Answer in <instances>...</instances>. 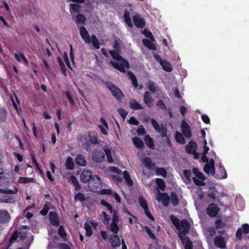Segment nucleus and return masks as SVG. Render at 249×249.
Listing matches in <instances>:
<instances>
[{"instance_id": "1", "label": "nucleus", "mask_w": 249, "mask_h": 249, "mask_svg": "<svg viewBox=\"0 0 249 249\" xmlns=\"http://www.w3.org/2000/svg\"><path fill=\"white\" fill-rule=\"evenodd\" d=\"M114 47L115 50L110 51L109 53L112 56L113 58L116 60L117 62L110 61V64L120 71L122 72H125L126 70L129 68V64L125 59L123 58L120 55L118 52L120 47L118 41H116L115 42Z\"/></svg>"}, {"instance_id": "2", "label": "nucleus", "mask_w": 249, "mask_h": 249, "mask_svg": "<svg viewBox=\"0 0 249 249\" xmlns=\"http://www.w3.org/2000/svg\"><path fill=\"white\" fill-rule=\"evenodd\" d=\"M190 225L186 220H182L180 222L178 227L177 228L179 231L178 236L184 245L185 249H192V243L190 238L185 234L189 232Z\"/></svg>"}, {"instance_id": "3", "label": "nucleus", "mask_w": 249, "mask_h": 249, "mask_svg": "<svg viewBox=\"0 0 249 249\" xmlns=\"http://www.w3.org/2000/svg\"><path fill=\"white\" fill-rule=\"evenodd\" d=\"M26 227H22L19 232L17 231L13 234L10 241V245L7 249H9L11 245L13 244L16 239L22 241L25 246L26 247V249H28L33 240V236L32 235L27 236V233L26 231Z\"/></svg>"}, {"instance_id": "4", "label": "nucleus", "mask_w": 249, "mask_h": 249, "mask_svg": "<svg viewBox=\"0 0 249 249\" xmlns=\"http://www.w3.org/2000/svg\"><path fill=\"white\" fill-rule=\"evenodd\" d=\"M201 160L204 162H207L204 167V171L208 174H211L213 176L215 174L214 171V162L213 159H211L208 162V159L206 156V154H203Z\"/></svg>"}, {"instance_id": "5", "label": "nucleus", "mask_w": 249, "mask_h": 249, "mask_svg": "<svg viewBox=\"0 0 249 249\" xmlns=\"http://www.w3.org/2000/svg\"><path fill=\"white\" fill-rule=\"evenodd\" d=\"M102 181L101 178L97 175H94L89 182V187L90 190L93 192H97L98 189L102 187Z\"/></svg>"}, {"instance_id": "6", "label": "nucleus", "mask_w": 249, "mask_h": 249, "mask_svg": "<svg viewBox=\"0 0 249 249\" xmlns=\"http://www.w3.org/2000/svg\"><path fill=\"white\" fill-rule=\"evenodd\" d=\"M193 171L195 175V177L193 178V180L195 184L199 186L205 185V184L204 181L205 179V178L203 174L199 172L196 168H194Z\"/></svg>"}, {"instance_id": "7", "label": "nucleus", "mask_w": 249, "mask_h": 249, "mask_svg": "<svg viewBox=\"0 0 249 249\" xmlns=\"http://www.w3.org/2000/svg\"><path fill=\"white\" fill-rule=\"evenodd\" d=\"M107 88L111 91L113 95L118 100L122 99L123 97V94L120 89L116 87L111 82H107L106 84Z\"/></svg>"}, {"instance_id": "8", "label": "nucleus", "mask_w": 249, "mask_h": 249, "mask_svg": "<svg viewBox=\"0 0 249 249\" xmlns=\"http://www.w3.org/2000/svg\"><path fill=\"white\" fill-rule=\"evenodd\" d=\"M92 160L96 162H101L105 160L104 153L98 149L93 150L91 154Z\"/></svg>"}, {"instance_id": "9", "label": "nucleus", "mask_w": 249, "mask_h": 249, "mask_svg": "<svg viewBox=\"0 0 249 249\" xmlns=\"http://www.w3.org/2000/svg\"><path fill=\"white\" fill-rule=\"evenodd\" d=\"M219 211L217 206L213 203L210 204L206 209L207 213L211 217H215Z\"/></svg>"}, {"instance_id": "10", "label": "nucleus", "mask_w": 249, "mask_h": 249, "mask_svg": "<svg viewBox=\"0 0 249 249\" xmlns=\"http://www.w3.org/2000/svg\"><path fill=\"white\" fill-rule=\"evenodd\" d=\"M133 21L135 26L138 28H142L145 25L144 18L138 14L133 17Z\"/></svg>"}, {"instance_id": "11", "label": "nucleus", "mask_w": 249, "mask_h": 249, "mask_svg": "<svg viewBox=\"0 0 249 249\" xmlns=\"http://www.w3.org/2000/svg\"><path fill=\"white\" fill-rule=\"evenodd\" d=\"M93 176L90 170H84L80 175L81 181L84 183H88L90 181Z\"/></svg>"}, {"instance_id": "12", "label": "nucleus", "mask_w": 249, "mask_h": 249, "mask_svg": "<svg viewBox=\"0 0 249 249\" xmlns=\"http://www.w3.org/2000/svg\"><path fill=\"white\" fill-rule=\"evenodd\" d=\"M109 170L113 173H116V175H111V178L117 183L121 182L122 181V178L120 176L122 174V171L119 170L118 168L115 167H109Z\"/></svg>"}, {"instance_id": "13", "label": "nucleus", "mask_w": 249, "mask_h": 249, "mask_svg": "<svg viewBox=\"0 0 249 249\" xmlns=\"http://www.w3.org/2000/svg\"><path fill=\"white\" fill-rule=\"evenodd\" d=\"M139 202L141 206L143 209L145 214L147 215L148 217L149 218V219L151 220H154V218L150 213L146 201L144 199V198L142 196H140L139 198Z\"/></svg>"}, {"instance_id": "14", "label": "nucleus", "mask_w": 249, "mask_h": 249, "mask_svg": "<svg viewBox=\"0 0 249 249\" xmlns=\"http://www.w3.org/2000/svg\"><path fill=\"white\" fill-rule=\"evenodd\" d=\"M181 131L184 136L187 138H190L192 136V133L189 125L183 120L181 124Z\"/></svg>"}, {"instance_id": "15", "label": "nucleus", "mask_w": 249, "mask_h": 249, "mask_svg": "<svg viewBox=\"0 0 249 249\" xmlns=\"http://www.w3.org/2000/svg\"><path fill=\"white\" fill-rule=\"evenodd\" d=\"M151 124L155 130L160 133L162 137L165 136L166 134V128L163 125H159L158 122L154 119H151Z\"/></svg>"}, {"instance_id": "16", "label": "nucleus", "mask_w": 249, "mask_h": 249, "mask_svg": "<svg viewBox=\"0 0 249 249\" xmlns=\"http://www.w3.org/2000/svg\"><path fill=\"white\" fill-rule=\"evenodd\" d=\"M156 199L159 202L161 201L162 204L165 206H168L169 204L170 197L166 193H159L156 196Z\"/></svg>"}, {"instance_id": "17", "label": "nucleus", "mask_w": 249, "mask_h": 249, "mask_svg": "<svg viewBox=\"0 0 249 249\" xmlns=\"http://www.w3.org/2000/svg\"><path fill=\"white\" fill-rule=\"evenodd\" d=\"M80 34L82 39L86 44H89L91 42L90 37L86 29L84 26L79 27Z\"/></svg>"}, {"instance_id": "18", "label": "nucleus", "mask_w": 249, "mask_h": 249, "mask_svg": "<svg viewBox=\"0 0 249 249\" xmlns=\"http://www.w3.org/2000/svg\"><path fill=\"white\" fill-rule=\"evenodd\" d=\"M143 102L148 107H152L154 106V99L149 91H146L143 95Z\"/></svg>"}, {"instance_id": "19", "label": "nucleus", "mask_w": 249, "mask_h": 249, "mask_svg": "<svg viewBox=\"0 0 249 249\" xmlns=\"http://www.w3.org/2000/svg\"><path fill=\"white\" fill-rule=\"evenodd\" d=\"M214 243L216 247L224 249L226 247V243L224 238L221 235H218L214 237Z\"/></svg>"}, {"instance_id": "20", "label": "nucleus", "mask_w": 249, "mask_h": 249, "mask_svg": "<svg viewBox=\"0 0 249 249\" xmlns=\"http://www.w3.org/2000/svg\"><path fill=\"white\" fill-rule=\"evenodd\" d=\"M10 219V215L7 211L0 210V223H6Z\"/></svg>"}, {"instance_id": "21", "label": "nucleus", "mask_w": 249, "mask_h": 249, "mask_svg": "<svg viewBox=\"0 0 249 249\" xmlns=\"http://www.w3.org/2000/svg\"><path fill=\"white\" fill-rule=\"evenodd\" d=\"M100 121L102 124H100L98 125V127H99L101 133L104 135H107L108 134V131L109 130L107 123L105 119L103 117L100 118Z\"/></svg>"}, {"instance_id": "22", "label": "nucleus", "mask_w": 249, "mask_h": 249, "mask_svg": "<svg viewBox=\"0 0 249 249\" xmlns=\"http://www.w3.org/2000/svg\"><path fill=\"white\" fill-rule=\"evenodd\" d=\"M249 231V225L248 224H244L242 225V228H239L236 231V237L241 239L242 238V234L243 232L245 234H247Z\"/></svg>"}, {"instance_id": "23", "label": "nucleus", "mask_w": 249, "mask_h": 249, "mask_svg": "<svg viewBox=\"0 0 249 249\" xmlns=\"http://www.w3.org/2000/svg\"><path fill=\"white\" fill-rule=\"evenodd\" d=\"M104 151L107 155L108 162L110 163L113 162V157L115 153L114 150L111 147H107L104 148Z\"/></svg>"}, {"instance_id": "24", "label": "nucleus", "mask_w": 249, "mask_h": 249, "mask_svg": "<svg viewBox=\"0 0 249 249\" xmlns=\"http://www.w3.org/2000/svg\"><path fill=\"white\" fill-rule=\"evenodd\" d=\"M73 19L75 21L76 24L78 26L80 24H85L86 22V18L82 14H78L77 16H74V17H72Z\"/></svg>"}, {"instance_id": "25", "label": "nucleus", "mask_w": 249, "mask_h": 249, "mask_svg": "<svg viewBox=\"0 0 249 249\" xmlns=\"http://www.w3.org/2000/svg\"><path fill=\"white\" fill-rule=\"evenodd\" d=\"M146 86L148 89L151 92L155 93V92L160 90V89L158 87L157 84L151 80L148 81L147 82Z\"/></svg>"}, {"instance_id": "26", "label": "nucleus", "mask_w": 249, "mask_h": 249, "mask_svg": "<svg viewBox=\"0 0 249 249\" xmlns=\"http://www.w3.org/2000/svg\"><path fill=\"white\" fill-rule=\"evenodd\" d=\"M49 216L51 224L54 226H58L59 222L57 214L55 212H51L49 214Z\"/></svg>"}, {"instance_id": "27", "label": "nucleus", "mask_w": 249, "mask_h": 249, "mask_svg": "<svg viewBox=\"0 0 249 249\" xmlns=\"http://www.w3.org/2000/svg\"><path fill=\"white\" fill-rule=\"evenodd\" d=\"M196 143L193 141H190L189 143L186 146V150L187 153L193 154L196 151Z\"/></svg>"}, {"instance_id": "28", "label": "nucleus", "mask_w": 249, "mask_h": 249, "mask_svg": "<svg viewBox=\"0 0 249 249\" xmlns=\"http://www.w3.org/2000/svg\"><path fill=\"white\" fill-rule=\"evenodd\" d=\"M110 243L113 247H119L121 245V242L119 237L116 234H112L110 237Z\"/></svg>"}, {"instance_id": "29", "label": "nucleus", "mask_w": 249, "mask_h": 249, "mask_svg": "<svg viewBox=\"0 0 249 249\" xmlns=\"http://www.w3.org/2000/svg\"><path fill=\"white\" fill-rule=\"evenodd\" d=\"M88 137L90 142L93 144L98 143L97 134L95 132L90 131L88 133Z\"/></svg>"}, {"instance_id": "30", "label": "nucleus", "mask_w": 249, "mask_h": 249, "mask_svg": "<svg viewBox=\"0 0 249 249\" xmlns=\"http://www.w3.org/2000/svg\"><path fill=\"white\" fill-rule=\"evenodd\" d=\"M75 162L77 164L85 166L86 165V160L85 157L82 155H78L75 160Z\"/></svg>"}, {"instance_id": "31", "label": "nucleus", "mask_w": 249, "mask_h": 249, "mask_svg": "<svg viewBox=\"0 0 249 249\" xmlns=\"http://www.w3.org/2000/svg\"><path fill=\"white\" fill-rule=\"evenodd\" d=\"M142 161L145 166L149 169H153L155 167V165L152 162L151 160L148 157L143 159Z\"/></svg>"}, {"instance_id": "32", "label": "nucleus", "mask_w": 249, "mask_h": 249, "mask_svg": "<svg viewBox=\"0 0 249 249\" xmlns=\"http://www.w3.org/2000/svg\"><path fill=\"white\" fill-rule=\"evenodd\" d=\"M152 41L151 40H150L148 39H143L142 40V42L145 46L151 50L155 51L157 49V47Z\"/></svg>"}, {"instance_id": "33", "label": "nucleus", "mask_w": 249, "mask_h": 249, "mask_svg": "<svg viewBox=\"0 0 249 249\" xmlns=\"http://www.w3.org/2000/svg\"><path fill=\"white\" fill-rule=\"evenodd\" d=\"M124 21L125 23L127 24L128 26L130 28L133 27L132 23L131 22L130 17V13L127 10H125L124 13Z\"/></svg>"}, {"instance_id": "34", "label": "nucleus", "mask_w": 249, "mask_h": 249, "mask_svg": "<svg viewBox=\"0 0 249 249\" xmlns=\"http://www.w3.org/2000/svg\"><path fill=\"white\" fill-rule=\"evenodd\" d=\"M134 144L138 148L142 149L144 146L143 142L138 137H135L133 139Z\"/></svg>"}, {"instance_id": "35", "label": "nucleus", "mask_w": 249, "mask_h": 249, "mask_svg": "<svg viewBox=\"0 0 249 249\" xmlns=\"http://www.w3.org/2000/svg\"><path fill=\"white\" fill-rule=\"evenodd\" d=\"M155 172L158 176H161L163 178H165L166 177L167 172L164 168L156 167L155 168Z\"/></svg>"}, {"instance_id": "36", "label": "nucleus", "mask_w": 249, "mask_h": 249, "mask_svg": "<svg viewBox=\"0 0 249 249\" xmlns=\"http://www.w3.org/2000/svg\"><path fill=\"white\" fill-rule=\"evenodd\" d=\"M36 180L34 178L20 177L18 179V182L20 183H27L29 182H35Z\"/></svg>"}, {"instance_id": "37", "label": "nucleus", "mask_w": 249, "mask_h": 249, "mask_svg": "<svg viewBox=\"0 0 249 249\" xmlns=\"http://www.w3.org/2000/svg\"><path fill=\"white\" fill-rule=\"evenodd\" d=\"M14 55L16 59L18 61L21 62L22 59L24 64H27L28 63L27 59L25 57L23 54L20 53V55H19L18 53H15Z\"/></svg>"}, {"instance_id": "38", "label": "nucleus", "mask_w": 249, "mask_h": 249, "mask_svg": "<svg viewBox=\"0 0 249 249\" xmlns=\"http://www.w3.org/2000/svg\"><path fill=\"white\" fill-rule=\"evenodd\" d=\"M100 218L104 224H108L110 218L105 212L103 211L100 214Z\"/></svg>"}, {"instance_id": "39", "label": "nucleus", "mask_w": 249, "mask_h": 249, "mask_svg": "<svg viewBox=\"0 0 249 249\" xmlns=\"http://www.w3.org/2000/svg\"><path fill=\"white\" fill-rule=\"evenodd\" d=\"M129 105L131 108L135 110L143 108V107H142L139 104V103L138 102H137L135 100H131L129 103Z\"/></svg>"}, {"instance_id": "40", "label": "nucleus", "mask_w": 249, "mask_h": 249, "mask_svg": "<svg viewBox=\"0 0 249 249\" xmlns=\"http://www.w3.org/2000/svg\"><path fill=\"white\" fill-rule=\"evenodd\" d=\"M66 168L68 169L72 170L74 167L73 160L71 157H69L65 164Z\"/></svg>"}, {"instance_id": "41", "label": "nucleus", "mask_w": 249, "mask_h": 249, "mask_svg": "<svg viewBox=\"0 0 249 249\" xmlns=\"http://www.w3.org/2000/svg\"><path fill=\"white\" fill-rule=\"evenodd\" d=\"M90 41L92 42V44L94 49H98L100 48V44L98 39L95 36L92 35L91 36Z\"/></svg>"}, {"instance_id": "42", "label": "nucleus", "mask_w": 249, "mask_h": 249, "mask_svg": "<svg viewBox=\"0 0 249 249\" xmlns=\"http://www.w3.org/2000/svg\"><path fill=\"white\" fill-rule=\"evenodd\" d=\"M160 65L162 67L164 70L167 71H171L172 70V68L171 65L169 64V62L163 61L162 62H161Z\"/></svg>"}, {"instance_id": "43", "label": "nucleus", "mask_w": 249, "mask_h": 249, "mask_svg": "<svg viewBox=\"0 0 249 249\" xmlns=\"http://www.w3.org/2000/svg\"><path fill=\"white\" fill-rule=\"evenodd\" d=\"M123 177L129 186H132L133 181L130 178L129 174L128 172L125 171L123 172Z\"/></svg>"}, {"instance_id": "44", "label": "nucleus", "mask_w": 249, "mask_h": 249, "mask_svg": "<svg viewBox=\"0 0 249 249\" xmlns=\"http://www.w3.org/2000/svg\"><path fill=\"white\" fill-rule=\"evenodd\" d=\"M127 76L129 78V79L131 80L132 83L135 88H137L138 86L137 79L135 76L131 72L128 71L127 72Z\"/></svg>"}, {"instance_id": "45", "label": "nucleus", "mask_w": 249, "mask_h": 249, "mask_svg": "<svg viewBox=\"0 0 249 249\" xmlns=\"http://www.w3.org/2000/svg\"><path fill=\"white\" fill-rule=\"evenodd\" d=\"M175 138H176V141L178 142H179L181 144L185 143V142L184 138H183L182 135L180 132H176Z\"/></svg>"}, {"instance_id": "46", "label": "nucleus", "mask_w": 249, "mask_h": 249, "mask_svg": "<svg viewBox=\"0 0 249 249\" xmlns=\"http://www.w3.org/2000/svg\"><path fill=\"white\" fill-rule=\"evenodd\" d=\"M145 144L150 148H153L154 143L152 138L149 135H145L144 138Z\"/></svg>"}, {"instance_id": "47", "label": "nucleus", "mask_w": 249, "mask_h": 249, "mask_svg": "<svg viewBox=\"0 0 249 249\" xmlns=\"http://www.w3.org/2000/svg\"><path fill=\"white\" fill-rule=\"evenodd\" d=\"M142 33L146 37L149 38L153 41H155V39L152 33L149 30L145 29L141 31Z\"/></svg>"}, {"instance_id": "48", "label": "nucleus", "mask_w": 249, "mask_h": 249, "mask_svg": "<svg viewBox=\"0 0 249 249\" xmlns=\"http://www.w3.org/2000/svg\"><path fill=\"white\" fill-rule=\"evenodd\" d=\"M7 111L4 108H0V122H4L5 121L7 116Z\"/></svg>"}, {"instance_id": "49", "label": "nucleus", "mask_w": 249, "mask_h": 249, "mask_svg": "<svg viewBox=\"0 0 249 249\" xmlns=\"http://www.w3.org/2000/svg\"><path fill=\"white\" fill-rule=\"evenodd\" d=\"M170 200H171L172 204L174 206L177 205L178 203V198L177 195L174 192H172L171 194Z\"/></svg>"}, {"instance_id": "50", "label": "nucleus", "mask_w": 249, "mask_h": 249, "mask_svg": "<svg viewBox=\"0 0 249 249\" xmlns=\"http://www.w3.org/2000/svg\"><path fill=\"white\" fill-rule=\"evenodd\" d=\"M57 61L59 63V66L61 68V69L63 72L64 75L66 76L67 75V72H66V67H65L64 62H63L62 60L59 57H58L57 58Z\"/></svg>"}, {"instance_id": "51", "label": "nucleus", "mask_w": 249, "mask_h": 249, "mask_svg": "<svg viewBox=\"0 0 249 249\" xmlns=\"http://www.w3.org/2000/svg\"><path fill=\"white\" fill-rule=\"evenodd\" d=\"M84 226L87 235L88 236H91L92 233V227L91 225L88 223H85L84 224Z\"/></svg>"}, {"instance_id": "52", "label": "nucleus", "mask_w": 249, "mask_h": 249, "mask_svg": "<svg viewBox=\"0 0 249 249\" xmlns=\"http://www.w3.org/2000/svg\"><path fill=\"white\" fill-rule=\"evenodd\" d=\"M156 181L157 183V185L158 186V187L161 189V190H163L164 189V188L165 187V184L163 180V179L161 178H157L156 179Z\"/></svg>"}, {"instance_id": "53", "label": "nucleus", "mask_w": 249, "mask_h": 249, "mask_svg": "<svg viewBox=\"0 0 249 249\" xmlns=\"http://www.w3.org/2000/svg\"><path fill=\"white\" fill-rule=\"evenodd\" d=\"M70 181L75 186L76 189L78 190L80 189V187L79 185L78 181L77 178L73 176H71L70 177Z\"/></svg>"}, {"instance_id": "54", "label": "nucleus", "mask_w": 249, "mask_h": 249, "mask_svg": "<svg viewBox=\"0 0 249 249\" xmlns=\"http://www.w3.org/2000/svg\"><path fill=\"white\" fill-rule=\"evenodd\" d=\"M71 9L70 10V12L72 15V17H74V12H77L79 11V6L78 5L71 3Z\"/></svg>"}, {"instance_id": "55", "label": "nucleus", "mask_w": 249, "mask_h": 249, "mask_svg": "<svg viewBox=\"0 0 249 249\" xmlns=\"http://www.w3.org/2000/svg\"><path fill=\"white\" fill-rule=\"evenodd\" d=\"M219 168L221 173V176L219 177V178H226L227 177V173L224 167L222 165L221 163H219Z\"/></svg>"}, {"instance_id": "56", "label": "nucleus", "mask_w": 249, "mask_h": 249, "mask_svg": "<svg viewBox=\"0 0 249 249\" xmlns=\"http://www.w3.org/2000/svg\"><path fill=\"white\" fill-rule=\"evenodd\" d=\"M100 203L102 205L107 207V210H108L110 211V213H113V210L112 207L111 206V205L110 204H109L108 202H107V201H106L105 200H104L103 199L101 200Z\"/></svg>"}, {"instance_id": "57", "label": "nucleus", "mask_w": 249, "mask_h": 249, "mask_svg": "<svg viewBox=\"0 0 249 249\" xmlns=\"http://www.w3.org/2000/svg\"><path fill=\"white\" fill-rule=\"evenodd\" d=\"M74 200L75 201H80L81 202H83L85 200V196L81 193H78L77 194L75 195Z\"/></svg>"}, {"instance_id": "58", "label": "nucleus", "mask_w": 249, "mask_h": 249, "mask_svg": "<svg viewBox=\"0 0 249 249\" xmlns=\"http://www.w3.org/2000/svg\"><path fill=\"white\" fill-rule=\"evenodd\" d=\"M110 229L111 231L116 234L118 233L119 230L117 223H111L110 225Z\"/></svg>"}, {"instance_id": "59", "label": "nucleus", "mask_w": 249, "mask_h": 249, "mask_svg": "<svg viewBox=\"0 0 249 249\" xmlns=\"http://www.w3.org/2000/svg\"><path fill=\"white\" fill-rule=\"evenodd\" d=\"M170 218L173 224L175 225L176 228H177L180 224L178 219L173 215H171Z\"/></svg>"}, {"instance_id": "60", "label": "nucleus", "mask_w": 249, "mask_h": 249, "mask_svg": "<svg viewBox=\"0 0 249 249\" xmlns=\"http://www.w3.org/2000/svg\"><path fill=\"white\" fill-rule=\"evenodd\" d=\"M59 235L63 238H65L66 237V233L65 231L64 228L63 226H60L58 231Z\"/></svg>"}, {"instance_id": "61", "label": "nucleus", "mask_w": 249, "mask_h": 249, "mask_svg": "<svg viewBox=\"0 0 249 249\" xmlns=\"http://www.w3.org/2000/svg\"><path fill=\"white\" fill-rule=\"evenodd\" d=\"M31 156L32 161L35 164L36 168L39 171V172L40 173H42V171L39 168V166H38V163L36 161L35 154L34 153H31Z\"/></svg>"}, {"instance_id": "62", "label": "nucleus", "mask_w": 249, "mask_h": 249, "mask_svg": "<svg viewBox=\"0 0 249 249\" xmlns=\"http://www.w3.org/2000/svg\"><path fill=\"white\" fill-rule=\"evenodd\" d=\"M118 111L122 117L124 119L127 115V112L126 110H124L122 108L118 109Z\"/></svg>"}, {"instance_id": "63", "label": "nucleus", "mask_w": 249, "mask_h": 249, "mask_svg": "<svg viewBox=\"0 0 249 249\" xmlns=\"http://www.w3.org/2000/svg\"><path fill=\"white\" fill-rule=\"evenodd\" d=\"M112 214V221L111 223H117V222L119 221V217L117 215V213L115 210H113V213H111Z\"/></svg>"}, {"instance_id": "64", "label": "nucleus", "mask_w": 249, "mask_h": 249, "mask_svg": "<svg viewBox=\"0 0 249 249\" xmlns=\"http://www.w3.org/2000/svg\"><path fill=\"white\" fill-rule=\"evenodd\" d=\"M183 174L186 179L189 181H191V177L192 175L191 171L185 170L183 171Z\"/></svg>"}]
</instances>
